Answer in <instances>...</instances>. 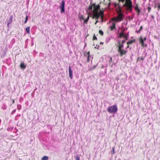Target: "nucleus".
Masks as SVG:
<instances>
[{"mask_svg": "<svg viewBox=\"0 0 160 160\" xmlns=\"http://www.w3.org/2000/svg\"><path fill=\"white\" fill-rule=\"evenodd\" d=\"M92 18L96 20L95 24L96 25L98 22V19L100 18L102 22L103 21L104 12L105 9L103 8H100V4H96L95 3L91 2L89 6L88 9L92 10Z\"/></svg>", "mask_w": 160, "mask_h": 160, "instance_id": "obj_1", "label": "nucleus"}, {"mask_svg": "<svg viewBox=\"0 0 160 160\" xmlns=\"http://www.w3.org/2000/svg\"><path fill=\"white\" fill-rule=\"evenodd\" d=\"M125 0H119V2H121L123 3ZM132 1L131 0H125V3L123 6L127 7V9L128 10H132Z\"/></svg>", "mask_w": 160, "mask_h": 160, "instance_id": "obj_2", "label": "nucleus"}, {"mask_svg": "<svg viewBox=\"0 0 160 160\" xmlns=\"http://www.w3.org/2000/svg\"><path fill=\"white\" fill-rule=\"evenodd\" d=\"M117 47L118 48V52L119 53L120 56L121 57L126 54L127 51L125 49L122 48H123L122 45L119 46H117Z\"/></svg>", "mask_w": 160, "mask_h": 160, "instance_id": "obj_3", "label": "nucleus"}, {"mask_svg": "<svg viewBox=\"0 0 160 160\" xmlns=\"http://www.w3.org/2000/svg\"><path fill=\"white\" fill-rule=\"evenodd\" d=\"M118 110V108L117 105H114L108 108L107 109L108 112L109 113H115Z\"/></svg>", "mask_w": 160, "mask_h": 160, "instance_id": "obj_4", "label": "nucleus"}, {"mask_svg": "<svg viewBox=\"0 0 160 160\" xmlns=\"http://www.w3.org/2000/svg\"><path fill=\"white\" fill-rule=\"evenodd\" d=\"M118 13L117 18L119 22L122 21L124 18V15L122 13V10L121 9H119L117 12Z\"/></svg>", "mask_w": 160, "mask_h": 160, "instance_id": "obj_5", "label": "nucleus"}, {"mask_svg": "<svg viewBox=\"0 0 160 160\" xmlns=\"http://www.w3.org/2000/svg\"><path fill=\"white\" fill-rule=\"evenodd\" d=\"M128 35L124 33L123 31H122L119 33V36L118 37V38H123L126 40L128 39Z\"/></svg>", "mask_w": 160, "mask_h": 160, "instance_id": "obj_6", "label": "nucleus"}, {"mask_svg": "<svg viewBox=\"0 0 160 160\" xmlns=\"http://www.w3.org/2000/svg\"><path fill=\"white\" fill-rule=\"evenodd\" d=\"M65 2L63 0H62L61 2V4L59 7V8L61 9V13L65 12Z\"/></svg>", "mask_w": 160, "mask_h": 160, "instance_id": "obj_7", "label": "nucleus"}, {"mask_svg": "<svg viewBox=\"0 0 160 160\" xmlns=\"http://www.w3.org/2000/svg\"><path fill=\"white\" fill-rule=\"evenodd\" d=\"M90 14V12L87 15V18L85 19L82 16H81L79 17V18L81 20H82L84 21V23H87V22L88 21V20L89 18V14Z\"/></svg>", "mask_w": 160, "mask_h": 160, "instance_id": "obj_8", "label": "nucleus"}, {"mask_svg": "<svg viewBox=\"0 0 160 160\" xmlns=\"http://www.w3.org/2000/svg\"><path fill=\"white\" fill-rule=\"evenodd\" d=\"M139 43H141L142 47H147V45L145 44H144V40H143V39L142 38L141 36L139 38Z\"/></svg>", "mask_w": 160, "mask_h": 160, "instance_id": "obj_9", "label": "nucleus"}, {"mask_svg": "<svg viewBox=\"0 0 160 160\" xmlns=\"http://www.w3.org/2000/svg\"><path fill=\"white\" fill-rule=\"evenodd\" d=\"M125 42V40H123L121 42L120 41H118V43L117 45V46H119L121 45H123L124 47L123 44Z\"/></svg>", "mask_w": 160, "mask_h": 160, "instance_id": "obj_10", "label": "nucleus"}, {"mask_svg": "<svg viewBox=\"0 0 160 160\" xmlns=\"http://www.w3.org/2000/svg\"><path fill=\"white\" fill-rule=\"evenodd\" d=\"M68 70L69 77L71 79H72L73 77L72 71L71 69V67L70 66H69V67Z\"/></svg>", "mask_w": 160, "mask_h": 160, "instance_id": "obj_11", "label": "nucleus"}, {"mask_svg": "<svg viewBox=\"0 0 160 160\" xmlns=\"http://www.w3.org/2000/svg\"><path fill=\"white\" fill-rule=\"evenodd\" d=\"M90 51H88L87 54L84 53V55L87 57V62H89L90 61L89 60V58L90 57Z\"/></svg>", "mask_w": 160, "mask_h": 160, "instance_id": "obj_12", "label": "nucleus"}, {"mask_svg": "<svg viewBox=\"0 0 160 160\" xmlns=\"http://www.w3.org/2000/svg\"><path fill=\"white\" fill-rule=\"evenodd\" d=\"M135 9L136 11L137 14L138 15L140 12V10L138 8V4H137L136 6L135 7Z\"/></svg>", "mask_w": 160, "mask_h": 160, "instance_id": "obj_13", "label": "nucleus"}, {"mask_svg": "<svg viewBox=\"0 0 160 160\" xmlns=\"http://www.w3.org/2000/svg\"><path fill=\"white\" fill-rule=\"evenodd\" d=\"M116 24L115 23L113 22L112 23V26H110V28L111 29V31L113 30L114 29H115L116 28Z\"/></svg>", "mask_w": 160, "mask_h": 160, "instance_id": "obj_14", "label": "nucleus"}, {"mask_svg": "<svg viewBox=\"0 0 160 160\" xmlns=\"http://www.w3.org/2000/svg\"><path fill=\"white\" fill-rule=\"evenodd\" d=\"M20 67L22 69H24L25 68L26 66L24 65L23 62H21L20 64Z\"/></svg>", "mask_w": 160, "mask_h": 160, "instance_id": "obj_15", "label": "nucleus"}, {"mask_svg": "<svg viewBox=\"0 0 160 160\" xmlns=\"http://www.w3.org/2000/svg\"><path fill=\"white\" fill-rule=\"evenodd\" d=\"M135 39L134 40H131L129 41V42H128L127 43V44L128 45L131 44H132V43L135 42Z\"/></svg>", "mask_w": 160, "mask_h": 160, "instance_id": "obj_16", "label": "nucleus"}, {"mask_svg": "<svg viewBox=\"0 0 160 160\" xmlns=\"http://www.w3.org/2000/svg\"><path fill=\"white\" fill-rule=\"evenodd\" d=\"M30 27H27L26 28V31L27 32V33L28 34L30 33Z\"/></svg>", "mask_w": 160, "mask_h": 160, "instance_id": "obj_17", "label": "nucleus"}, {"mask_svg": "<svg viewBox=\"0 0 160 160\" xmlns=\"http://www.w3.org/2000/svg\"><path fill=\"white\" fill-rule=\"evenodd\" d=\"M48 157L47 156H43L41 159L42 160H48Z\"/></svg>", "mask_w": 160, "mask_h": 160, "instance_id": "obj_18", "label": "nucleus"}, {"mask_svg": "<svg viewBox=\"0 0 160 160\" xmlns=\"http://www.w3.org/2000/svg\"><path fill=\"white\" fill-rule=\"evenodd\" d=\"M112 20L113 21L116 22H117L119 21L117 17L116 18H113L112 19Z\"/></svg>", "mask_w": 160, "mask_h": 160, "instance_id": "obj_19", "label": "nucleus"}, {"mask_svg": "<svg viewBox=\"0 0 160 160\" xmlns=\"http://www.w3.org/2000/svg\"><path fill=\"white\" fill-rule=\"evenodd\" d=\"M99 33L101 36H103V32L102 30H99Z\"/></svg>", "mask_w": 160, "mask_h": 160, "instance_id": "obj_20", "label": "nucleus"}, {"mask_svg": "<svg viewBox=\"0 0 160 160\" xmlns=\"http://www.w3.org/2000/svg\"><path fill=\"white\" fill-rule=\"evenodd\" d=\"M142 26H141L140 27V28L139 30L137 31V33H139L142 30Z\"/></svg>", "mask_w": 160, "mask_h": 160, "instance_id": "obj_21", "label": "nucleus"}, {"mask_svg": "<svg viewBox=\"0 0 160 160\" xmlns=\"http://www.w3.org/2000/svg\"><path fill=\"white\" fill-rule=\"evenodd\" d=\"M28 17L27 15H26V17L25 20L24 22V23H27V22L28 20Z\"/></svg>", "mask_w": 160, "mask_h": 160, "instance_id": "obj_22", "label": "nucleus"}, {"mask_svg": "<svg viewBox=\"0 0 160 160\" xmlns=\"http://www.w3.org/2000/svg\"><path fill=\"white\" fill-rule=\"evenodd\" d=\"M97 40V38L95 36V34H94V36H93V40Z\"/></svg>", "mask_w": 160, "mask_h": 160, "instance_id": "obj_23", "label": "nucleus"}, {"mask_svg": "<svg viewBox=\"0 0 160 160\" xmlns=\"http://www.w3.org/2000/svg\"><path fill=\"white\" fill-rule=\"evenodd\" d=\"M76 160H80V157L79 155L76 156Z\"/></svg>", "mask_w": 160, "mask_h": 160, "instance_id": "obj_24", "label": "nucleus"}, {"mask_svg": "<svg viewBox=\"0 0 160 160\" xmlns=\"http://www.w3.org/2000/svg\"><path fill=\"white\" fill-rule=\"evenodd\" d=\"M112 58L111 57H110V60H109V63H110L111 62H112Z\"/></svg>", "mask_w": 160, "mask_h": 160, "instance_id": "obj_25", "label": "nucleus"}, {"mask_svg": "<svg viewBox=\"0 0 160 160\" xmlns=\"http://www.w3.org/2000/svg\"><path fill=\"white\" fill-rule=\"evenodd\" d=\"M148 12H149L151 9V8H150V7H148Z\"/></svg>", "mask_w": 160, "mask_h": 160, "instance_id": "obj_26", "label": "nucleus"}, {"mask_svg": "<svg viewBox=\"0 0 160 160\" xmlns=\"http://www.w3.org/2000/svg\"><path fill=\"white\" fill-rule=\"evenodd\" d=\"M114 153H115L114 149V148H113V149H112V154H114Z\"/></svg>", "mask_w": 160, "mask_h": 160, "instance_id": "obj_27", "label": "nucleus"}, {"mask_svg": "<svg viewBox=\"0 0 160 160\" xmlns=\"http://www.w3.org/2000/svg\"><path fill=\"white\" fill-rule=\"evenodd\" d=\"M158 9H160V4L158 6Z\"/></svg>", "mask_w": 160, "mask_h": 160, "instance_id": "obj_28", "label": "nucleus"}, {"mask_svg": "<svg viewBox=\"0 0 160 160\" xmlns=\"http://www.w3.org/2000/svg\"><path fill=\"white\" fill-rule=\"evenodd\" d=\"M14 103V100L13 99L12 100V104H13V103Z\"/></svg>", "mask_w": 160, "mask_h": 160, "instance_id": "obj_29", "label": "nucleus"}, {"mask_svg": "<svg viewBox=\"0 0 160 160\" xmlns=\"http://www.w3.org/2000/svg\"><path fill=\"white\" fill-rule=\"evenodd\" d=\"M143 40H144V41H146V38H144L143 39Z\"/></svg>", "mask_w": 160, "mask_h": 160, "instance_id": "obj_30", "label": "nucleus"}, {"mask_svg": "<svg viewBox=\"0 0 160 160\" xmlns=\"http://www.w3.org/2000/svg\"><path fill=\"white\" fill-rule=\"evenodd\" d=\"M100 44H103V42H100Z\"/></svg>", "mask_w": 160, "mask_h": 160, "instance_id": "obj_31", "label": "nucleus"}, {"mask_svg": "<svg viewBox=\"0 0 160 160\" xmlns=\"http://www.w3.org/2000/svg\"><path fill=\"white\" fill-rule=\"evenodd\" d=\"M129 48V46L128 45V46H127V47L126 48Z\"/></svg>", "mask_w": 160, "mask_h": 160, "instance_id": "obj_32", "label": "nucleus"}, {"mask_svg": "<svg viewBox=\"0 0 160 160\" xmlns=\"http://www.w3.org/2000/svg\"><path fill=\"white\" fill-rule=\"evenodd\" d=\"M15 111H16V110H13V112H15Z\"/></svg>", "mask_w": 160, "mask_h": 160, "instance_id": "obj_33", "label": "nucleus"}, {"mask_svg": "<svg viewBox=\"0 0 160 160\" xmlns=\"http://www.w3.org/2000/svg\"><path fill=\"white\" fill-rule=\"evenodd\" d=\"M130 19H131V18H130V17H129V19L131 20Z\"/></svg>", "mask_w": 160, "mask_h": 160, "instance_id": "obj_34", "label": "nucleus"}, {"mask_svg": "<svg viewBox=\"0 0 160 160\" xmlns=\"http://www.w3.org/2000/svg\"><path fill=\"white\" fill-rule=\"evenodd\" d=\"M132 19H133V18H131V20H132Z\"/></svg>", "mask_w": 160, "mask_h": 160, "instance_id": "obj_35", "label": "nucleus"}, {"mask_svg": "<svg viewBox=\"0 0 160 160\" xmlns=\"http://www.w3.org/2000/svg\"><path fill=\"white\" fill-rule=\"evenodd\" d=\"M141 59L142 60H143L142 58H141Z\"/></svg>", "mask_w": 160, "mask_h": 160, "instance_id": "obj_36", "label": "nucleus"}]
</instances>
